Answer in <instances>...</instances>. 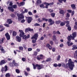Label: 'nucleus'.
<instances>
[{"mask_svg": "<svg viewBox=\"0 0 77 77\" xmlns=\"http://www.w3.org/2000/svg\"><path fill=\"white\" fill-rule=\"evenodd\" d=\"M38 37V34H35L34 35L31 37V39H35V40L33 39L32 40V43H35L36 42V40H37V38Z\"/></svg>", "mask_w": 77, "mask_h": 77, "instance_id": "obj_3", "label": "nucleus"}, {"mask_svg": "<svg viewBox=\"0 0 77 77\" xmlns=\"http://www.w3.org/2000/svg\"><path fill=\"white\" fill-rule=\"evenodd\" d=\"M23 14H24V12L23 11L20 14H17V16H18V21H20V18H21L22 19L24 18V16H23Z\"/></svg>", "mask_w": 77, "mask_h": 77, "instance_id": "obj_4", "label": "nucleus"}, {"mask_svg": "<svg viewBox=\"0 0 77 77\" xmlns=\"http://www.w3.org/2000/svg\"><path fill=\"white\" fill-rule=\"evenodd\" d=\"M16 71L17 73H20V71L18 69H16Z\"/></svg>", "mask_w": 77, "mask_h": 77, "instance_id": "obj_49", "label": "nucleus"}, {"mask_svg": "<svg viewBox=\"0 0 77 77\" xmlns=\"http://www.w3.org/2000/svg\"><path fill=\"white\" fill-rule=\"evenodd\" d=\"M8 9L10 11H11V12H14V9L13 8H12V7H8Z\"/></svg>", "mask_w": 77, "mask_h": 77, "instance_id": "obj_13", "label": "nucleus"}, {"mask_svg": "<svg viewBox=\"0 0 77 77\" xmlns=\"http://www.w3.org/2000/svg\"><path fill=\"white\" fill-rule=\"evenodd\" d=\"M32 65L34 69H36V67H37L38 69H41L43 68H44V66L42 65H40L38 64H36L35 65L33 63H32Z\"/></svg>", "mask_w": 77, "mask_h": 77, "instance_id": "obj_2", "label": "nucleus"}, {"mask_svg": "<svg viewBox=\"0 0 77 77\" xmlns=\"http://www.w3.org/2000/svg\"><path fill=\"white\" fill-rule=\"evenodd\" d=\"M74 28L75 30H76L77 29V25H75L74 26Z\"/></svg>", "mask_w": 77, "mask_h": 77, "instance_id": "obj_56", "label": "nucleus"}, {"mask_svg": "<svg viewBox=\"0 0 77 77\" xmlns=\"http://www.w3.org/2000/svg\"><path fill=\"white\" fill-rule=\"evenodd\" d=\"M36 59H37V60H39L40 59H41L40 56H38L36 57Z\"/></svg>", "mask_w": 77, "mask_h": 77, "instance_id": "obj_36", "label": "nucleus"}, {"mask_svg": "<svg viewBox=\"0 0 77 77\" xmlns=\"http://www.w3.org/2000/svg\"><path fill=\"white\" fill-rule=\"evenodd\" d=\"M48 22H49L50 25H53L54 23V22L51 19H48Z\"/></svg>", "mask_w": 77, "mask_h": 77, "instance_id": "obj_8", "label": "nucleus"}, {"mask_svg": "<svg viewBox=\"0 0 77 77\" xmlns=\"http://www.w3.org/2000/svg\"><path fill=\"white\" fill-rule=\"evenodd\" d=\"M74 57L75 58H77V53H75L74 55Z\"/></svg>", "mask_w": 77, "mask_h": 77, "instance_id": "obj_44", "label": "nucleus"}, {"mask_svg": "<svg viewBox=\"0 0 77 77\" xmlns=\"http://www.w3.org/2000/svg\"><path fill=\"white\" fill-rule=\"evenodd\" d=\"M34 26H40V25L38 23H35L34 24Z\"/></svg>", "mask_w": 77, "mask_h": 77, "instance_id": "obj_37", "label": "nucleus"}, {"mask_svg": "<svg viewBox=\"0 0 77 77\" xmlns=\"http://www.w3.org/2000/svg\"><path fill=\"white\" fill-rule=\"evenodd\" d=\"M22 60L23 62H25L26 61V58H22Z\"/></svg>", "mask_w": 77, "mask_h": 77, "instance_id": "obj_48", "label": "nucleus"}, {"mask_svg": "<svg viewBox=\"0 0 77 77\" xmlns=\"http://www.w3.org/2000/svg\"><path fill=\"white\" fill-rule=\"evenodd\" d=\"M40 8H45V7H44V5L43 4H41L40 5Z\"/></svg>", "mask_w": 77, "mask_h": 77, "instance_id": "obj_34", "label": "nucleus"}, {"mask_svg": "<svg viewBox=\"0 0 77 77\" xmlns=\"http://www.w3.org/2000/svg\"><path fill=\"white\" fill-rule=\"evenodd\" d=\"M63 12H64L63 10H61L60 11V14H63Z\"/></svg>", "mask_w": 77, "mask_h": 77, "instance_id": "obj_32", "label": "nucleus"}, {"mask_svg": "<svg viewBox=\"0 0 77 77\" xmlns=\"http://www.w3.org/2000/svg\"><path fill=\"white\" fill-rule=\"evenodd\" d=\"M4 26H5V27H9V25H8V24H4Z\"/></svg>", "mask_w": 77, "mask_h": 77, "instance_id": "obj_47", "label": "nucleus"}, {"mask_svg": "<svg viewBox=\"0 0 77 77\" xmlns=\"http://www.w3.org/2000/svg\"><path fill=\"white\" fill-rule=\"evenodd\" d=\"M13 5V3H12V2H10V3L9 5L10 6H12Z\"/></svg>", "mask_w": 77, "mask_h": 77, "instance_id": "obj_64", "label": "nucleus"}, {"mask_svg": "<svg viewBox=\"0 0 77 77\" xmlns=\"http://www.w3.org/2000/svg\"><path fill=\"white\" fill-rule=\"evenodd\" d=\"M65 24V23H64L63 22H61L60 23V26H63Z\"/></svg>", "mask_w": 77, "mask_h": 77, "instance_id": "obj_23", "label": "nucleus"}, {"mask_svg": "<svg viewBox=\"0 0 77 77\" xmlns=\"http://www.w3.org/2000/svg\"><path fill=\"white\" fill-rule=\"evenodd\" d=\"M53 41H56V36L53 35Z\"/></svg>", "mask_w": 77, "mask_h": 77, "instance_id": "obj_26", "label": "nucleus"}, {"mask_svg": "<svg viewBox=\"0 0 77 77\" xmlns=\"http://www.w3.org/2000/svg\"><path fill=\"white\" fill-rule=\"evenodd\" d=\"M29 38H30V35L28 34L27 36H26V35H24L23 37V39H24L25 40H26L27 39H29Z\"/></svg>", "mask_w": 77, "mask_h": 77, "instance_id": "obj_11", "label": "nucleus"}, {"mask_svg": "<svg viewBox=\"0 0 77 77\" xmlns=\"http://www.w3.org/2000/svg\"><path fill=\"white\" fill-rule=\"evenodd\" d=\"M44 38L43 36H42V37H41L40 39L41 40H44Z\"/></svg>", "mask_w": 77, "mask_h": 77, "instance_id": "obj_63", "label": "nucleus"}, {"mask_svg": "<svg viewBox=\"0 0 77 77\" xmlns=\"http://www.w3.org/2000/svg\"><path fill=\"white\" fill-rule=\"evenodd\" d=\"M71 38L72 40L74 39V38L76 37V32H74L72 33V36L70 35Z\"/></svg>", "mask_w": 77, "mask_h": 77, "instance_id": "obj_5", "label": "nucleus"}, {"mask_svg": "<svg viewBox=\"0 0 77 77\" xmlns=\"http://www.w3.org/2000/svg\"><path fill=\"white\" fill-rule=\"evenodd\" d=\"M39 56L40 57V59H44V56L42 54L40 55Z\"/></svg>", "mask_w": 77, "mask_h": 77, "instance_id": "obj_27", "label": "nucleus"}, {"mask_svg": "<svg viewBox=\"0 0 77 77\" xmlns=\"http://www.w3.org/2000/svg\"><path fill=\"white\" fill-rule=\"evenodd\" d=\"M55 67H57V66H58V65L57 64H54L53 65Z\"/></svg>", "mask_w": 77, "mask_h": 77, "instance_id": "obj_57", "label": "nucleus"}, {"mask_svg": "<svg viewBox=\"0 0 77 77\" xmlns=\"http://www.w3.org/2000/svg\"><path fill=\"white\" fill-rule=\"evenodd\" d=\"M5 63H6L5 61L4 60H2L0 62V65H3V64H4Z\"/></svg>", "mask_w": 77, "mask_h": 77, "instance_id": "obj_17", "label": "nucleus"}, {"mask_svg": "<svg viewBox=\"0 0 77 77\" xmlns=\"http://www.w3.org/2000/svg\"><path fill=\"white\" fill-rule=\"evenodd\" d=\"M28 31H30V32H31L32 31H33V29H30V28H28Z\"/></svg>", "mask_w": 77, "mask_h": 77, "instance_id": "obj_43", "label": "nucleus"}, {"mask_svg": "<svg viewBox=\"0 0 77 77\" xmlns=\"http://www.w3.org/2000/svg\"><path fill=\"white\" fill-rule=\"evenodd\" d=\"M6 77H11V75L9 73H7L5 75Z\"/></svg>", "mask_w": 77, "mask_h": 77, "instance_id": "obj_31", "label": "nucleus"}, {"mask_svg": "<svg viewBox=\"0 0 77 77\" xmlns=\"http://www.w3.org/2000/svg\"><path fill=\"white\" fill-rule=\"evenodd\" d=\"M7 21L8 23V24H12V21L11 20V19H8Z\"/></svg>", "mask_w": 77, "mask_h": 77, "instance_id": "obj_16", "label": "nucleus"}, {"mask_svg": "<svg viewBox=\"0 0 77 77\" xmlns=\"http://www.w3.org/2000/svg\"><path fill=\"white\" fill-rule=\"evenodd\" d=\"M56 33H57V34H58V35L60 34V32H59V31H58L56 32Z\"/></svg>", "mask_w": 77, "mask_h": 77, "instance_id": "obj_61", "label": "nucleus"}, {"mask_svg": "<svg viewBox=\"0 0 77 77\" xmlns=\"http://www.w3.org/2000/svg\"><path fill=\"white\" fill-rule=\"evenodd\" d=\"M71 6L72 8L73 9H75L76 8L75 5L74 4H72L71 5Z\"/></svg>", "mask_w": 77, "mask_h": 77, "instance_id": "obj_18", "label": "nucleus"}, {"mask_svg": "<svg viewBox=\"0 0 77 77\" xmlns=\"http://www.w3.org/2000/svg\"><path fill=\"white\" fill-rule=\"evenodd\" d=\"M71 35L70 36H68V37H67V39H68V41H71Z\"/></svg>", "mask_w": 77, "mask_h": 77, "instance_id": "obj_25", "label": "nucleus"}, {"mask_svg": "<svg viewBox=\"0 0 77 77\" xmlns=\"http://www.w3.org/2000/svg\"><path fill=\"white\" fill-rule=\"evenodd\" d=\"M74 11H72L71 13L72 16H73V15H74Z\"/></svg>", "mask_w": 77, "mask_h": 77, "instance_id": "obj_53", "label": "nucleus"}, {"mask_svg": "<svg viewBox=\"0 0 77 77\" xmlns=\"http://www.w3.org/2000/svg\"><path fill=\"white\" fill-rule=\"evenodd\" d=\"M38 54V52L36 51H35L34 52V55H35V56H36L37 55V54Z\"/></svg>", "mask_w": 77, "mask_h": 77, "instance_id": "obj_40", "label": "nucleus"}, {"mask_svg": "<svg viewBox=\"0 0 77 77\" xmlns=\"http://www.w3.org/2000/svg\"><path fill=\"white\" fill-rule=\"evenodd\" d=\"M61 23V21L60 20H56L55 21V23L57 24H60Z\"/></svg>", "mask_w": 77, "mask_h": 77, "instance_id": "obj_20", "label": "nucleus"}, {"mask_svg": "<svg viewBox=\"0 0 77 77\" xmlns=\"http://www.w3.org/2000/svg\"><path fill=\"white\" fill-rule=\"evenodd\" d=\"M2 72L3 71H5V72L7 71H8V66H5V68H2Z\"/></svg>", "mask_w": 77, "mask_h": 77, "instance_id": "obj_10", "label": "nucleus"}, {"mask_svg": "<svg viewBox=\"0 0 77 77\" xmlns=\"http://www.w3.org/2000/svg\"><path fill=\"white\" fill-rule=\"evenodd\" d=\"M54 5V2H52L51 3H49V5L50 6H52Z\"/></svg>", "mask_w": 77, "mask_h": 77, "instance_id": "obj_59", "label": "nucleus"}, {"mask_svg": "<svg viewBox=\"0 0 77 77\" xmlns=\"http://www.w3.org/2000/svg\"><path fill=\"white\" fill-rule=\"evenodd\" d=\"M4 38H2V40H0V44L3 43V41H4Z\"/></svg>", "mask_w": 77, "mask_h": 77, "instance_id": "obj_21", "label": "nucleus"}, {"mask_svg": "<svg viewBox=\"0 0 77 77\" xmlns=\"http://www.w3.org/2000/svg\"><path fill=\"white\" fill-rule=\"evenodd\" d=\"M25 5V2H22L18 4V5L19 6H23V5Z\"/></svg>", "mask_w": 77, "mask_h": 77, "instance_id": "obj_14", "label": "nucleus"}, {"mask_svg": "<svg viewBox=\"0 0 77 77\" xmlns=\"http://www.w3.org/2000/svg\"><path fill=\"white\" fill-rule=\"evenodd\" d=\"M67 67H69L70 70L73 69V67L74 66V63L72 61V60L71 59H69L68 60V63L66 65Z\"/></svg>", "mask_w": 77, "mask_h": 77, "instance_id": "obj_1", "label": "nucleus"}, {"mask_svg": "<svg viewBox=\"0 0 77 77\" xmlns=\"http://www.w3.org/2000/svg\"><path fill=\"white\" fill-rule=\"evenodd\" d=\"M67 29H68V30H69V31H70V30H71V27L69 26V27H68L67 28Z\"/></svg>", "mask_w": 77, "mask_h": 77, "instance_id": "obj_58", "label": "nucleus"}, {"mask_svg": "<svg viewBox=\"0 0 77 77\" xmlns=\"http://www.w3.org/2000/svg\"><path fill=\"white\" fill-rule=\"evenodd\" d=\"M48 11H49L50 12H53V10L49 9V10H48Z\"/></svg>", "mask_w": 77, "mask_h": 77, "instance_id": "obj_54", "label": "nucleus"}, {"mask_svg": "<svg viewBox=\"0 0 77 77\" xmlns=\"http://www.w3.org/2000/svg\"><path fill=\"white\" fill-rule=\"evenodd\" d=\"M28 50L29 51H32V48H28Z\"/></svg>", "mask_w": 77, "mask_h": 77, "instance_id": "obj_51", "label": "nucleus"}, {"mask_svg": "<svg viewBox=\"0 0 77 77\" xmlns=\"http://www.w3.org/2000/svg\"><path fill=\"white\" fill-rule=\"evenodd\" d=\"M5 36H6V38L7 40H9V39H10V35H9V34L8 32L5 34Z\"/></svg>", "mask_w": 77, "mask_h": 77, "instance_id": "obj_9", "label": "nucleus"}, {"mask_svg": "<svg viewBox=\"0 0 77 77\" xmlns=\"http://www.w3.org/2000/svg\"><path fill=\"white\" fill-rule=\"evenodd\" d=\"M19 32L20 33V37H23V36H24V33L23 32V31L22 30H19Z\"/></svg>", "mask_w": 77, "mask_h": 77, "instance_id": "obj_7", "label": "nucleus"}, {"mask_svg": "<svg viewBox=\"0 0 77 77\" xmlns=\"http://www.w3.org/2000/svg\"><path fill=\"white\" fill-rule=\"evenodd\" d=\"M69 17H70V15H69V13H66V17H67V18H69Z\"/></svg>", "mask_w": 77, "mask_h": 77, "instance_id": "obj_30", "label": "nucleus"}, {"mask_svg": "<svg viewBox=\"0 0 77 77\" xmlns=\"http://www.w3.org/2000/svg\"><path fill=\"white\" fill-rule=\"evenodd\" d=\"M71 41H68L67 42V44H68V46H71V45H73V43L71 42L70 43V42Z\"/></svg>", "mask_w": 77, "mask_h": 77, "instance_id": "obj_15", "label": "nucleus"}, {"mask_svg": "<svg viewBox=\"0 0 77 77\" xmlns=\"http://www.w3.org/2000/svg\"><path fill=\"white\" fill-rule=\"evenodd\" d=\"M19 50H23V47H20L19 48Z\"/></svg>", "mask_w": 77, "mask_h": 77, "instance_id": "obj_38", "label": "nucleus"}, {"mask_svg": "<svg viewBox=\"0 0 77 77\" xmlns=\"http://www.w3.org/2000/svg\"><path fill=\"white\" fill-rule=\"evenodd\" d=\"M11 7L14 9H16V8H17V5H12Z\"/></svg>", "mask_w": 77, "mask_h": 77, "instance_id": "obj_22", "label": "nucleus"}, {"mask_svg": "<svg viewBox=\"0 0 77 77\" xmlns=\"http://www.w3.org/2000/svg\"><path fill=\"white\" fill-rule=\"evenodd\" d=\"M60 55H59L58 56L57 58V60H60Z\"/></svg>", "mask_w": 77, "mask_h": 77, "instance_id": "obj_45", "label": "nucleus"}, {"mask_svg": "<svg viewBox=\"0 0 77 77\" xmlns=\"http://www.w3.org/2000/svg\"><path fill=\"white\" fill-rule=\"evenodd\" d=\"M64 23L66 24H69V21H64Z\"/></svg>", "mask_w": 77, "mask_h": 77, "instance_id": "obj_42", "label": "nucleus"}, {"mask_svg": "<svg viewBox=\"0 0 77 77\" xmlns=\"http://www.w3.org/2000/svg\"><path fill=\"white\" fill-rule=\"evenodd\" d=\"M72 47L73 48L72 49V50L77 49V47L75 45H73V46H72Z\"/></svg>", "mask_w": 77, "mask_h": 77, "instance_id": "obj_19", "label": "nucleus"}, {"mask_svg": "<svg viewBox=\"0 0 77 77\" xmlns=\"http://www.w3.org/2000/svg\"><path fill=\"white\" fill-rule=\"evenodd\" d=\"M37 2L38 4H40V3H42L41 1V0H38L37 1Z\"/></svg>", "mask_w": 77, "mask_h": 77, "instance_id": "obj_33", "label": "nucleus"}, {"mask_svg": "<svg viewBox=\"0 0 77 77\" xmlns=\"http://www.w3.org/2000/svg\"><path fill=\"white\" fill-rule=\"evenodd\" d=\"M11 17L12 18H14L15 17V15L14 14H11Z\"/></svg>", "mask_w": 77, "mask_h": 77, "instance_id": "obj_46", "label": "nucleus"}, {"mask_svg": "<svg viewBox=\"0 0 77 77\" xmlns=\"http://www.w3.org/2000/svg\"><path fill=\"white\" fill-rule=\"evenodd\" d=\"M42 21H45L46 22L48 21V19L45 18H43L42 19Z\"/></svg>", "mask_w": 77, "mask_h": 77, "instance_id": "obj_28", "label": "nucleus"}, {"mask_svg": "<svg viewBox=\"0 0 77 77\" xmlns=\"http://www.w3.org/2000/svg\"><path fill=\"white\" fill-rule=\"evenodd\" d=\"M50 60H51V58H48L47 59V60H46V62H49Z\"/></svg>", "mask_w": 77, "mask_h": 77, "instance_id": "obj_39", "label": "nucleus"}, {"mask_svg": "<svg viewBox=\"0 0 77 77\" xmlns=\"http://www.w3.org/2000/svg\"><path fill=\"white\" fill-rule=\"evenodd\" d=\"M27 19L28 23H31V21L33 20L32 17H27Z\"/></svg>", "mask_w": 77, "mask_h": 77, "instance_id": "obj_6", "label": "nucleus"}, {"mask_svg": "<svg viewBox=\"0 0 77 77\" xmlns=\"http://www.w3.org/2000/svg\"><path fill=\"white\" fill-rule=\"evenodd\" d=\"M17 35V32L15 31H14L13 32V36H16Z\"/></svg>", "mask_w": 77, "mask_h": 77, "instance_id": "obj_24", "label": "nucleus"}, {"mask_svg": "<svg viewBox=\"0 0 77 77\" xmlns=\"http://www.w3.org/2000/svg\"><path fill=\"white\" fill-rule=\"evenodd\" d=\"M1 50L2 51V53H5V51L4 50L3 48H2L1 49Z\"/></svg>", "mask_w": 77, "mask_h": 77, "instance_id": "obj_29", "label": "nucleus"}, {"mask_svg": "<svg viewBox=\"0 0 77 77\" xmlns=\"http://www.w3.org/2000/svg\"><path fill=\"white\" fill-rule=\"evenodd\" d=\"M44 4H45V5H46V6H49V5H50V4H49L48 3H47L46 2H45L44 3Z\"/></svg>", "mask_w": 77, "mask_h": 77, "instance_id": "obj_41", "label": "nucleus"}, {"mask_svg": "<svg viewBox=\"0 0 77 77\" xmlns=\"http://www.w3.org/2000/svg\"><path fill=\"white\" fill-rule=\"evenodd\" d=\"M25 75L26 76H27V75H28V73L26 72H25Z\"/></svg>", "mask_w": 77, "mask_h": 77, "instance_id": "obj_62", "label": "nucleus"}, {"mask_svg": "<svg viewBox=\"0 0 77 77\" xmlns=\"http://www.w3.org/2000/svg\"><path fill=\"white\" fill-rule=\"evenodd\" d=\"M28 14H29V15H32V13L30 11H29L28 12Z\"/></svg>", "mask_w": 77, "mask_h": 77, "instance_id": "obj_52", "label": "nucleus"}, {"mask_svg": "<svg viewBox=\"0 0 77 77\" xmlns=\"http://www.w3.org/2000/svg\"><path fill=\"white\" fill-rule=\"evenodd\" d=\"M67 11L69 13H71V12H72V10H67Z\"/></svg>", "mask_w": 77, "mask_h": 77, "instance_id": "obj_50", "label": "nucleus"}, {"mask_svg": "<svg viewBox=\"0 0 77 77\" xmlns=\"http://www.w3.org/2000/svg\"><path fill=\"white\" fill-rule=\"evenodd\" d=\"M52 51H53V52H54V51H56V49H55V48H52Z\"/></svg>", "mask_w": 77, "mask_h": 77, "instance_id": "obj_60", "label": "nucleus"}, {"mask_svg": "<svg viewBox=\"0 0 77 77\" xmlns=\"http://www.w3.org/2000/svg\"><path fill=\"white\" fill-rule=\"evenodd\" d=\"M51 16L52 17H54V16H55V13H52L51 14Z\"/></svg>", "mask_w": 77, "mask_h": 77, "instance_id": "obj_35", "label": "nucleus"}, {"mask_svg": "<svg viewBox=\"0 0 77 77\" xmlns=\"http://www.w3.org/2000/svg\"><path fill=\"white\" fill-rule=\"evenodd\" d=\"M16 40L18 41V42H21V37H19L18 36H17L16 37Z\"/></svg>", "mask_w": 77, "mask_h": 77, "instance_id": "obj_12", "label": "nucleus"}, {"mask_svg": "<svg viewBox=\"0 0 77 77\" xmlns=\"http://www.w3.org/2000/svg\"><path fill=\"white\" fill-rule=\"evenodd\" d=\"M26 20H25L24 19H23V20H22L21 21V23H24V22H25V21Z\"/></svg>", "mask_w": 77, "mask_h": 77, "instance_id": "obj_55", "label": "nucleus"}]
</instances>
